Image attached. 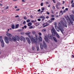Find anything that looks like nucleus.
Masks as SVG:
<instances>
[{"mask_svg": "<svg viewBox=\"0 0 74 74\" xmlns=\"http://www.w3.org/2000/svg\"><path fill=\"white\" fill-rule=\"evenodd\" d=\"M35 37H33V36L29 35V37L31 39L32 43L34 44V43H35L36 44H37L38 42V35L37 34H35Z\"/></svg>", "mask_w": 74, "mask_h": 74, "instance_id": "f257e3e1", "label": "nucleus"}, {"mask_svg": "<svg viewBox=\"0 0 74 74\" xmlns=\"http://www.w3.org/2000/svg\"><path fill=\"white\" fill-rule=\"evenodd\" d=\"M67 17L68 18L69 21L68 20V19L67 18V17H65V18H66V20L67 21V22H68V23L69 24V25H70V23H71V24H73V21H74V15L73 14H71V15H70V16L71 18H69V16H67Z\"/></svg>", "mask_w": 74, "mask_h": 74, "instance_id": "f03ea898", "label": "nucleus"}, {"mask_svg": "<svg viewBox=\"0 0 74 74\" xmlns=\"http://www.w3.org/2000/svg\"><path fill=\"white\" fill-rule=\"evenodd\" d=\"M51 31L52 33V35L53 36H55V34L57 32H56V31H55V29L54 28L52 27V29L51 30Z\"/></svg>", "mask_w": 74, "mask_h": 74, "instance_id": "7ed1b4c3", "label": "nucleus"}, {"mask_svg": "<svg viewBox=\"0 0 74 74\" xmlns=\"http://www.w3.org/2000/svg\"><path fill=\"white\" fill-rule=\"evenodd\" d=\"M58 25L59 27V29L61 32H62V34H63V32L64 31V29H63V28H62L61 26V25L60 24V23H58Z\"/></svg>", "mask_w": 74, "mask_h": 74, "instance_id": "20e7f679", "label": "nucleus"}, {"mask_svg": "<svg viewBox=\"0 0 74 74\" xmlns=\"http://www.w3.org/2000/svg\"><path fill=\"white\" fill-rule=\"evenodd\" d=\"M8 38L7 37H5L4 38V40L6 44H9V41H8Z\"/></svg>", "mask_w": 74, "mask_h": 74, "instance_id": "39448f33", "label": "nucleus"}, {"mask_svg": "<svg viewBox=\"0 0 74 74\" xmlns=\"http://www.w3.org/2000/svg\"><path fill=\"white\" fill-rule=\"evenodd\" d=\"M45 37H46L47 38H49V39H50V40H51L52 38V36L49 34H48L47 36H45Z\"/></svg>", "mask_w": 74, "mask_h": 74, "instance_id": "423d86ee", "label": "nucleus"}, {"mask_svg": "<svg viewBox=\"0 0 74 74\" xmlns=\"http://www.w3.org/2000/svg\"><path fill=\"white\" fill-rule=\"evenodd\" d=\"M49 24L48 23H45L43 24V27H46V26H49Z\"/></svg>", "mask_w": 74, "mask_h": 74, "instance_id": "0eeeda50", "label": "nucleus"}, {"mask_svg": "<svg viewBox=\"0 0 74 74\" xmlns=\"http://www.w3.org/2000/svg\"><path fill=\"white\" fill-rule=\"evenodd\" d=\"M43 46L45 48H47V44L45 41H43Z\"/></svg>", "mask_w": 74, "mask_h": 74, "instance_id": "6e6552de", "label": "nucleus"}, {"mask_svg": "<svg viewBox=\"0 0 74 74\" xmlns=\"http://www.w3.org/2000/svg\"><path fill=\"white\" fill-rule=\"evenodd\" d=\"M60 3L59 2H58L56 5V7L57 9H59V7H60Z\"/></svg>", "mask_w": 74, "mask_h": 74, "instance_id": "1a4fd4ad", "label": "nucleus"}, {"mask_svg": "<svg viewBox=\"0 0 74 74\" xmlns=\"http://www.w3.org/2000/svg\"><path fill=\"white\" fill-rule=\"evenodd\" d=\"M6 35L7 36H8V37H12V35L10 33H7Z\"/></svg>", "mask_w": 74, "mask_h": 74, "instance_id": "9d476101", "label": "nucleus"}, {"mask_svg": "<svg viewBox=\"0 0 74 74\" xmlns=\"http://www.w3.org/2000/svg\"><path fill=\"white\" fill-rule=\"evenodd\" d=\"M40 49H43V48H44V46L42 45V43H41L40 44Z\"/></svg>", "mask_w": 74, "mask_h": 74, "instance_id": "9b49d317", "label": "nucleus"}, {"mask_svg": "<svg viewBox=\"0 0 74 74\" xmlns=\"http://www.w3.org/2000/svg\"><path fill=\"white\" fill-rule=\"evenodd\" d=\"M44 38L46 42H48V41H49V40H48V38H47L45 36Z\"/></svg>", "mask_w": 74, "mask_h": 74, "instance_id": "f8f14e48", "label": "nucleus"}, {"mask_svg": "<svg viewBox=\"0 0 74 74\" xmlns=\"http://www.w3.org/2000/svg\"><path fill=\"white\" fill-rule=\"evenodd\" d=\"M38 38L39 40L40 41H42V37L40 36H38Z\"/></svg>", "mask_w": 74, "mask_h": 74, "instance_id": "ddd939ff", "label": "nucleus"}, {"mask_svg": "<svg viewBox=\"0 0 74 74\" xmlns=\"http://www.w3.org/2000/svg\"><path fill=\"white\" fill-rule=\"evenodd\" d=\"M12 39L13 41H16V38L15 37H13Z\"/></svg>", "mask_w": 74, "mask_h": 74, "instance_id": "4468645a", "label": "nucleus"}, {"mask_svg": "<svg viewBox=\"0 0 74 74\" xmlns=\"http://www.w3.org/2000/svg\"><path fill=\"white\" fill-rule=\"evenodd\" d=\"M25 38L23 36H21L20 40L21 41H23V40Z\"/></svg>", "mask_w": 74, "mask_h": 74, "instance_id": "2eb2a0df", "label": "nucleus"}, {"mask_svg": "<svg viewBox=\"0 0 74 74\" xmlns=\"http://www.w3.org/2000/svg\"><path fill=\"white\" fill-rule=\"evenodd\" d=\"M16 40H17V41H19V37H18V36H16Z\"/></svg>", "mask_w": 74, "mask_h": 74, "instance_id": "dca6fc26", "label": "nucleus"}, {"mask_svg": "<svg viewBox=\"0 0 74 74\" xmlns=\"http://www.w3.org/2000/svg\"><path fill=\"white\" fill-rule=\"evenodd\" d=\"M55 34H56L57 37L58 38H60V36H59V35L58 34V33H56Z\"/></svg>", "mask_w": 74, "mask_h": 74, "instance_id": "f3484780", "label": "nucleus"}, {"mask_svg": "<svg viewBox=\"0 0 74 74\" xmlns=\"http://www.w3.org/2000/svg\"><path fill=\"white\" fill-rule=\"evenodd\" d=\"M32 25V23H28V26H31Z\"/></svg>", "mask_w": 74, "mask_h": 74, "instance_id": "a211bd4d", "label": "nucleus"}, {"mask_svg": "<svg viewBox=\"0 0 74 74\" xmlns=\"http://www.w3.org/2000/svg\"><path fill=\"white\" fill-rule=\"evenodd\" d=\"M32 33L34 35L36 34V31H33L32 32Z\"/></svg>", "mask_w": 74, "mask_h": 74, "instance_id": "6ab92c4d", "label": "nucleus"}, {"mask_svg": "<svg viewBox=\"0 0 74 74\" xmlns=\"http://www.w3.org/2000/svg\"><path fill=\"white\" fill-rule=\"evenodd\" d=\"M36 48L37 51H38L39 49V47L38 46H36Z\"/></svg>", "mask_w": 74, "mask_h": 74, "instance_id": "aec40b11", "label": "nucleus"}, {"mask_svg": "<svg viewBox=\"0 0 74 74\" xmlns=\"http://www.w3.org/2000/svg\"><path fill=\"white\" fill-rule=\"evenodd\" d=\"M53 39L54 41H55V42H57V40L56 39V38L55 37H53Z\"/></svg>", "mask_w": 74, "mask_h": 74, "instance_id": "412c9836", "label": "nucleus"}, {"mask_svg": "<svg viewBox=\"0 0 74 74\" xmlns=\"http://www.w3.org/2000/svg\"><path fill=\"white\" fill-rule=\"evenodd\" d=\"M40 25V23L38 22L36 23H35V25L36 26H38V25Z\"/></svg>", "mask_w": 74, "mask_h": 74, "instance_id": "4be33fe9", "label": "nucleus"}, {"mask_svg": "<svg viewBox=\"0 0 74 74\" xmlns=\"http://www.w3.org/2000/svg\"><path fill=\"white\" fill-rule=\"evenodd\" d=\"M1 46L2 47H4V43H3L1 44Z\"/></svg>", "mask_w": 74, "mask_h": 74, "instance_id": "5701e85b", "label": "nucleus"}, {"mask_svg": "<svg viewBox=\"0 0 74 74\" xmlns=\"http://www.w3.org/2000/svg\"><path fill=\"white\" fill-rule=\"evenodd\" d=\"M0 41H1V44L3 43H4V40H3V39H2V40H0Z\"/></svg>", "mask_w": 74, "mask_h": 74, "instance_id": "b1692460", "label": "nucleus"}, {"mask_svg": "<svg viewBox=\"0 0 74 74\" xmlns=\"http://www.w3.org/2000/svg\"><path fill=\"white\" fill-rule=\"evenodd\" d=\"M42 32H46V29H43L42 30Z\"/></svg>", "mask_w": 74, "mask_h": 74, "instance_id": "393cba45", "label": "nucleus"}, {"mask_svg": "<svg viewBox=\"0 0 74 74\" xmlns=\"http://www.w3.org/2000/svg\"><path fill=\"white\" fill-rule=\"evenodd\" d=\"M12 27L13 29H14L15 28V25H12Z\"/></svg>", "mask_w": 74, "mask_h": 74, "instance_id": "a878e982", "label": "nucleus"}, {"mask_svg": "<svg viewBox=\"0 0 74 74\" xmlns=\"http://www.w3.org/2000/svg\"><path fill=\"white\" fill-rule=\"evenodd\" d=\"M52 22H53V21H52V20H51V21L49 20L48 21V22H49V23H52Z\"/></svg>", "mask_w": 74, "mask_h": 74, "instance_id": "bb28decb", "label": "nucleus"}, {"mask_svg": "<svg viewBox=\"0 0 74 74\" xmlns=\"http://www.w3.org/2000/svg\"><path fill=\"white\" fill-rule=\"evenodd\" d=\"M44 18V16H40L39 17V18H40L41 19H42V18Z\"/></svg>", "mask_w": 74, "mask_h": 74, "instance_id": "cd10ccee", "label": "nucleus"}, {"mask_svg": "<svg viewBox=\"0 0 74 74\" xmlns=\"http://www.w3.org/2000/svg\"><path fill=\"white\" fill-rule=\"evenodd\" d=\"M26 39L27 40V41H28L30 40V39L29 38H26Z\"/></svg>", "mask_w": 74, "mask_h": 74, "instance_id": "c85d7f7f", "label": "nucleus"}, {"mask_svg": "<svg viewBox=\"0 0 74 74\" xmlns=\"http://www.w3.org/2000/svg\"><path fill=\"white\" fill-rule=\"evenodd\" d=\"M63 19L64 20V21L65 22V23H67V22H66V20H65V19L64 18H63Z\"/></svg>", "mask_w": 74, "mask_h": 74, "instance_id": "c756f323", "label": "nucleus"}, {"mask_svg": "<svg viewBox=\"0 0 74 74\" xmlns=\"http://www.w3.org/2000/svg\"><path fill=\"white\" fill-rule=\"evenodd\" d=\"M9 8L8 6H7L6 7V8H5L4 9L5 10H8V9Z\"/></svg>", "mask_w": 74, "mask_h": 74, "instance_id": "7c9ffc66", "label": "nucleus"}, {"mask_svg": "<svg viewBox=\"0 0 74 74\" xmlns=\"http://www.w3.org/2000/svg\"><path fill=\"white\" fill-rule=\"evenodd\" d=\"M51 21H52L55 20V18H51Z\"/></svg>", "mask_w": 74, "mask_h": 74, "instance_id": "2f4dec72", "label": "nucleus"}, {"mask_svg": "<svg viewBox=\"0 0 74 74\" xmlns=\"http://www.w3.org/2000/svg\"><path fill=\"white\" fill-rule=\"evenodd\" d=\"M32 49L33 50V51H34V46H32Z\"/></svg>", "mask_w": 74, "mask_h": 74, "instance_id": "473e14b6", "label": "nucleus"}, {"mask_svg": "<svg viewBox=\"0 0 74 74\" xmlns=\"http://www.w3.org/2000/svg\"><path fill=\"white\" fill-rule=\"evenodd\" d=\"M38 34L39 35V36H42V34H41V33L39 32L38 33Z\"/></svg>", "mask_w": 74, "mask_h": 74, "instance_id": "72a5a7b5", "label": "nucleus"}, {"mask_svg": "<svg viewBox=\"0 0 74 74\" xmlns=\"http://www.w3.org/2000/svg\"><path fill=\"white\" fill-rule=\"evenodd\" d=\"M64 27H67V25L65 24H64Z\"/></svg>", "mask_w": 74, "mask_h": 74, "instance_id": "f704fd0d", "label": "nucleus"}, {"mask_svg": "<svg viewBox=\"0 0 74 74\" xmlns=\"http://www.w3.org/2000/svg\"><path fill=\"white\" fill-rule=\"evenodd\" d=\"M2 38L3 37L2 36H0V40H3Z\"/></svg>", "mask_w": 74, "mask_h": 74, "instance_id": "c9c22d12", "label": "nucleus"}, {"mask_svg": "<svg viewBox=\"0 0 74 74\" xmlns=\"http://www.w3.org/2000/svg\"><path fill=\"white\" fill-rule=\"evenodd\" d=\"M19 27V25H16V28H18Z\"/></svg>", "mask_w": 74, "mask_h": 74, "instance_id": "e433bc0d", "label": "nucleus"}, {"mask_svg": "<svg viewBox=\"0 0 74 74\" xmlns=\"http://www.w3.org/2000/svg\"><path fill=\"white\" fill-rule=\"evenodd\" d=\"M30 21V20H27L26 22L28 23Z\"/></svg>", "mask_w": 74, "mask_h": 74, "instance_id": "4c0bfd02", "label": "nucleus"}, {"mask_svg": "<svg viewBox=\"0 0 74 74\" xmlns=\"http://www.w3.org/2000/svg\"><path fill=\"white\" fill-rule=\"evenodd\" d=\"M24 19H25V20H27V18H26V16H25L24 17Z\"/></svg>", "mask_w": 74, "mask_h": 74, "instance_id": "58836bf2", "label": "nucleus"}, {"mask_svg": "<svg viewBox=\"0 0 74 74\" xmlns=\"http://www.w3.org/2000/svg\"><path fill=\"white\" fill-rule=\"evenodd\" d=\"M29 29H32V28H33V26H31L29 27Z\"/></svg>", "mask_w": 74, "mask_h": 74, "instance_id": "ea45409f", "label": "nucleus"}, {"mask_svg": "<svg viewBox=\"0 0 74 74\" xmlns=\"http://www.w3.org/2000/svg\"><path fill=\"white\" fill-rule=\"evenodd\" d=\"M52 1H53V2L54 3H56V1L55 0H52Z\"/></svg>", "mask_w": 74, "mask_h": 74, "instance_id": "a19ab883", "label": "nucleus"}, {"mask_svg": "<svg viewBox=\"0 0 74 74\" xmlns=\"http://www.w3.org/2000/svg\"><path fill=\"white\" fill-rule=\"evenodd\" d=\"M27 42L29 44H30V40L27 41Z\"/></svg>", "mask_w": 74, "mask_h": 74, "instance_id": "79ce46f5", "label": "nucleus"}, {"mask_svg": "<svg viewBox=\"0 0 74 74\" xmlns=\"http://www.w3.org/2000/svg\"><path fill=\"white\" fill-rule=\"evenodd\" d=\"M23 41L24 42H26V40H25V38H24V39L23 40Z\"/></svg>", "mask_w": 74, "mask_h": 74, "instance_id": "37998d69", "label": "nucleus"}, {"mask_svg": "<svg viewBox=\"0 0 74 74\" xmlns=\"http://www.w3.org/2000/svg\"><path fill=\"white\" fill-rule=\"evenodd\" d=\"M53 10H55V6H53Z\"/></svg>", "mask_w": 74, "mask_h": 74, "instance_id": "c03bdc74", "label": "nucleus"}, {"mask_svg": "<svg viewBox=\"0 0 74 74\" xmlns=\"http://www.w3.org/2000/svg\"><path fill=\"white\" fill-rule=\"evenodd\" d=\"M72 7H74V3H73L72 4Z\"/></svg>", "mask_w": 74, "mask_h": 74, "instance_id": "a18cd8bd", "label": "nucleus"}, {"mask_svg": "<svg viewBox=\"0 0 74 74\" xmlns=\"http://www.w3.org/2000/svg\"><path fill=\"white\" fill-rule=\"evenodd\" d=\"M60 23H62V24H63V21L62 20L60 21Z\"/></svg>", "mask_w": 74, "mask_h": 74, "instance_id": "49530a36", "label": "nucleus"}, {"mask_svg": "<svg viewBox=\"0 0 74 74\" xmlns=\"http://www.w3.org/2000/svg\"><path fill=\"white\" fill-rule=\"evenodd\" d=\"M41 10H42V11H43V10H44V7L42 8Z\"/></svg>", "mask_w": 74, "mask_h": 74, "instance_id": "de8ad7c7", "label": "nucleus"}, {"mask_svg": "<svg viewBox=\"0 0 74 74\" xmlns=\"http://www.w3.org/2000/svg\"><path fill=\"white\" fill-rule=\"evenodd\" d=\"M40 5L41 6H43V3H41L40 4Z\"/></svg>", "mask_w": 74, "mask_h": 74, "instance_id": "09e8293b", "label": "nucleus"}, {"mask_svg": "<svg viewBox=\"0 0 74 74\" xmlns=\"http://www.w3.org/2000/svg\"><path fill=\"white\" fill-rule=\"evenodd\" d=\"M19 11V9H18L16 10V11Z\"/></svg>", "mask_w": 74, "mask_h": 74, "instance_id": "8fccbe9b", "label": "nucleus"}, {"mask_svg": "<svg viewBox=\"0 0 74 74\" xmlns=\"http://www.w3.org/2000/svg\"><path fill=\"white\" fill-rule=\"evenodd\" d=\"M25 34H26V35H29V33H28L27 32L25 33Z\"/></svg>", "mask_w": 74, "mask_h": 74, "instance_id": "3c124183", "label": "nucleus"}, {"mask_svg": "<svg viewBox=\"0 0 74 74\" xmlns=\"http://www.w3.org/2000/svg\"><path fill=\"white\" fill-rule=\"evenodd\" d=\"M55 28H56V29L57 30L56 28H58V26H57L56 25H55Z\"/></svg>", "mask_w": 74, "mask_h": 74, "instance_id": "603ef678", "label": "nucleus"}, {"mask_svg": "<svg viewBox=\"0 0 74 74\" xmlns=\"http://www.w3.org/2000/svg\"><path fill=\"white\" fill-rule=\"evenodd\" d=\"M38 21H41V19L40 18H39L38 19Z\"/></svg>", "mask_w": 74, "mask_h": 74, "instance_id": "864d4df0", "label": "nucleus"}, {"mask_svg": "<svg viewBox=\"0 0 74 74\" xmlns=\"http://www.w3.org/2000/svg\"><path fill=\"white\" fill-rule=\"evenodd\" d=\"M24 27L25 29H26V27H27V26L26 25H25L24 26Z\"/></svg>", "mask_w": 74, "mask_h": 74, "instance_id": "5fc2aeb1", "label": "nucleus"}, {"mask_svg": "<svg viewBox=\"0 0 74 74\" xmlns=\"http://www.w3.org/2000/svg\"><path fill=\"white\" fill-rule=\"evenodd\" d=\"M30 18H33V16L32 15H31L30 16Z\"/></svg>", "mask_w": 74, "mask_h": 74, "instance_id": "6e6d98bb", "label": "nucleus"}, {"mask_svg": "<svg viewBox=\"0 0 74 74\" xmlns=\"http://www.w3.org/2000/svg\"><path fill=\"white\" fill-rule=\"evenodd\" d=\"M45 19V18L44 17V18H42V21H43L44 20V19Z\"/></svg>", "mask_w": 74, "mask_h": 74, "instance_id": "4d7b16f0", "label": "nucleus"}, {"mask_svg": "<svg viewBox=\"0 0 74 74\" xmlns=\"http://www.w3.org/2000/svg\"><path fill=\"white\" fill-rule=\"evenodd\" d=\"M36 22V20L35 21H32V22Z\"/></svg>", "mask_w": 74, "mask_h": 74, "instance_id": "13d9d810", "label": "nucleus"}, {"mask_svg": "<svg viewBox=\"0 0 74 74\" xmlns=\"http://www.w3.org/2000/svg\"><path fill=\"white\" fill-rule=\"evenodd\" d=\"M47 15H49V12H47Z\"/></svg>", "mask_w": 74, "mask_h": 74, "instance_id": "bf43d9fd", "label": "nucleus"}, {"mask_svg": "<svg viewBox=\"0 0 74 74\" xmlns=\"http://www.w3.org/2000/svg\"><path fill=\"white\" fill-rule=\"evenodd\" d=\"M16 18H18L19 17L18 16H15Z\"/></svg>", "mask_w": 74, "mask_h": 74, "instance_id": "052dcab7", "label": "nucleus"}, {"mask_svg": "<svg viewBox=\"0 0 74 74\" xmlns=\"http://www.w3.org/2000/svg\"><path fill=\"white\" fill-rule=\"evenodd\" d=\"M22 2H25V0H22Z\"/></svg>", "mask_w": 74, "mask_h": 74, "instance_id": "680f3d73", "label": "nucleus"}, {"mask_svg": "<svg viewBox=\"0 0 74 74\" xmlns=\"http://www.w3.org/2000/svg\"><path fill=\"white\" fill-rule=\"evenodd\" d=\"M25 23H26V22L25 21L23 23V24L24 25H25Z\"/></svg>", "mask_w": 74, "mask_h": 74, "instance_id": "e2e57ef3", "label": "nucleus"}, {"mask_svg": "<svg viewBox=\"0 0 74 74\" xmlns=\"http://www.w3.org/2000/svg\"><path fill=\"white\" fill-rule=\"evenodd\" d=\"M51 13H52L53 14V10H51Z\"/></svg>", "mask_w": 74, "mask_h": 74, "instance_id": "0e129e2a", "label": "nucleus"}, {"mask_svg": "<svg viewBox=\"0 0 74 74\" xmlns=\"http://www.w3.org/2000/svg\"><path fill=\"white\" fill-rule=\"evenodd\" d=\"M40 9H39L38 10V12H40Z\"/></svg>", "mask_w": 74, "mask_h": 74, "instance_id": "69168bd1", "label": "nucleus"}, {"mask_svg": "<svg viewBox=\"0 0 74 74\" xmlns=\"http://www.w3.org/2000/svg\"><path fill=\"white\" fill-rule=\"evenodd\" d=\"M51 17H54V15H51Z\"/></svg>", "mask_w": 74, "mask_h": 74, "instance_id": "338daca9", "label": "nucleus"}, {"mask_svg": "<svg viewBox=\"0 0 74 74\" xmlns=\"http://www.w3.org/2000/svg\"><path fill=\"white\" fill-rule=\"evenodd\" d=\"M65 10H66V11H67L68 10V8H66L65 9Z\"/></svg>", "mask_w": 74, "mask_h": 74, "instance_id": "774afa93", "label": "nucleus"}]
</instances>
